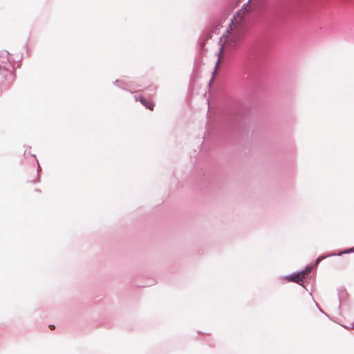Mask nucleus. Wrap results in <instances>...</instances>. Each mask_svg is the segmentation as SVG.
<instances>
[{
    "label": "nucleus",
    "instance_id": "f257e3e1",
    "mask_svg": "<svg viewBox=\"0 0 354 354\" xmlns=\"http://www.w3.org/2000/svg\"><path fill=\"white\" fill-rule=\"evenodd\" d=\"M248 4L244 3L242 8L237 12L236 15H234L231 20V24L226 33L220 39L221 46L217 54L218 59L216 63L214 73H216V68L221 62V57L223 51L232 50L241 42L246 30L247 20L245 19V15L248 14Z\"/></svg>",
    "mask_w": 354,
    "mask_h": 354
},
{
    "label": "nucleus",
    "instance_id": "f03ea898",
    "mask_svg": "<svg viewBox=\"0 0 354 354\" xmlns=\"http://www.w3.org/2000/svg\"><path fill=\"white\" fill-rule=\"evenodd\" d=\"M313 266H308L306 269L297 273H292L290 275L284 277L288 281H292L301 284L300 282L303 281L306 275L311 272Z\"/></svg>",
    "mask_w": 354,
    "mask_h": 354
},
{
    "label": "nucleus",
    "instance_id": "7ed1b4c3",
    "mask_svg": "<svg viewBox=\"0 0 354 354\" xmlns=\"http://www.w3.org/2000/svg\"><path fill=\"white\" fill-rule=\"evenodd\" d=\"M140 101L142 103V104L144 105L146 108H147L150 110L153 109L154 104L150 100L141 97Z\"/></svg>",
    "mask_w": 354,
    "mask_h": 354
},
{
    "label": "nucleus",
    "instance_id": "20e7f679",
    "mask_svg": "<svg viewBox=\"0 0 354 354\" xmlns=\"http://www.w3.org/2000/svg\"><path fill=\"white\" fill-rule=\"evenodd\" d=\"M335 254L330 253L327 255H323V256L319 257L315 261V266H317L319 262H321L322 260L325 259L326 258L332 257V256H335Z\"/></svg>",
    "mask_w": 354,
    "mask_h": 354
},
{
    "label": "nucleus",
    "instance_id": "39448f33",
    "mask_svg": "<svg viewBox=\"0 0 354 354\" xmlns=\"http://www.w3.org/2000/svg\"><path fill=\"white\" fill-rule=\"evenodd\" d=\"M346 295H347V293L346 292V290L342 288L339 290V298L340 301L346 299Z\"/></svg>",
    "mask_w": 354,
    "mask_h": 354
},
{
    "label": "nucleus",
    "instance_id": "423d86ee",
    "mask_svg": "<svg viewBox=\"0 0 354 354\" xmlns=\"http://www.w3.org/2000/svg\"><path fill=\"white\" fill-rule=\"evenodd\" d=\"M114 84L118 87H120V88H124L123 87V85L124 84V83H123L122 81L120 80H116L115 82H114Z\"/></svg>",
    "mask_w": 354,
    "mask_h": 354
},
{
    "label": "nucleus",
    "instance_id": "0eeeda50",
    "mask_svg": "<svg viewBox=\"0 0 354 354\" xmlns=\"http://www.w3.org/2000/svg\"><path fill=\"white\" fill-rule=\"evenodd\" d=\"M354 252V248H351V249H349V250H346V251L340 252H339V253L337 254V255L340 256V255H342V254H344V253H348V252Z\"/></svg>",
    "mask_w": 354,
    "mask_h": 354
},
{
    "label": "nucleus",
    "instance_id": "6e6552de",
    "mask_svg": "<svg viewBox=\"0 0 354 354\" xmlns=\"http://www.w3.org/2000/svg\"><path fill=\"white\" fill-rule=\"evenodd\" d=\"M214 77H212V79L209 81V84L213 81Z\"/></svg>",
    "mask_w": 354,
    "mask_h": 354
},
{
    "label": "nucleus",
    "instance_id": "1a4fd4ad",
    "mask_svg": "<svg viewBox=\"0 0 354 354\" xmlns=\"http://www.w3.org/2000/svg\"><path fill=\"white\" fill-rule=\"evenodd\" d=\"M318 308H319V310H320L322 313H324V312L322 310V309H321L319 307H318Z\"/></svg>",
    "mask_w": 354,
    "mask_h": 354
},
{
    "label": "nucleus",
    "instance_id": "9d476101",
    "mask_svg": "<svg viewBox=\"0 0 354 354\" xmlns=\"http://www.w3.org/2000/svg\"><path fill=\"white\" fill-rule=\"evenodd\" d=\"M40 169V165H38V170Z\"/></svg>",
    "mask_w": 354,
    "mask_h": 354
}]
</instances>
